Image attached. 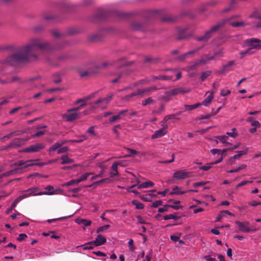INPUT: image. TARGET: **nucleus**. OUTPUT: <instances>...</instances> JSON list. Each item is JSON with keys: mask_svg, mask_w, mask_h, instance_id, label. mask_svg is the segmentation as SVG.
<instances>
[{"mask_svg": "<svg viewBox=\"0 0 261 261\" xmlns=\"http://www.w3.org/2000/svg\"><path fill=\"white\" fill-rule=\"evenodd\" d=\"M61 46H53L47 41L40 38H32L28 44L19 48L14 53L7 58L5 62L10 65L24 62L30 58H37L38 50L49 52L60 48Z\"/></svg>", "mask_w": 261, "mask_h": 261, "instance_id": "nucleus-1", "label": "nucleus"}, {"mask_svg": "<svg viewBox=\"0 0 261 261\" xmlns=\"http://www.w3.org/2000/svg\"><path fill=\"white\" fill-rule=\"evenodd\" d=\"M249 18H254L255 20L250 22L251 28L257 29L261 28V14L257 11H254L248 17Z\"/></svg>", "mask_w": 261, "mask_h": 261, "instance_id": "nucleus-2", "label": "nucleus"}, {"mask_svg": "<svg viewBox=\"0 0 261 261\" xmlns=\"http://www.w3.org/2000/svg\"><path fill=\"white\" fill-rule=\"evenodd\" d=\"M236 224L238 226L239 230L244 232H254L259 230V228H251L248 227L249 223L247 221L244 222L237 221Z\"/></svg>", "mask_w": 261, "mask_h": 261, "instance_id": "nucleus-3", "label": "nucleus"}, {"mask_svg": "<svg viewBox=\"0 0 261 261\" xmlns=\"http://www.w3.org/2000/svg\"><path fill=\"white\" fill-rule=\"evenodd\" d=\"M261 40L255 38H251L245 40V43L250 46V48L259 49L261 48Z\"/></svg>", "mask_w": 261, "mask_h": 261, "instance_id": "nucleus-4", "label": "nucleus"}, {"mask_svg": "<svg viewBox=\"0 0 261 261\" xmlns=\"http://www.w3.org/2000/svg\"><path fill=\"white\" fill-rule=\"evenodd\" d=\"M45 145L43 143H37L25 148L23 149V151L24 152H38L40 150L43 149Z\"/></svg>", "mask_w": 261, "mask_h": 261, "instance_id": "nucleus-5", "label": "nucleus"}, {"mask_svg": "<svg viewBox=\"0 0 261 261\" xmlns=\"http://www.w3.org/2000/svg\"><path fill=\"white\" fill-rule=\"evenodd\" d=\"M29 138H15L9 145V147L16 148L20 147L24 144V142L28 140Z\"/></svg>", "mask_w": 261, "mask_h": 261, "instance_id": "nucleus-6", "label": "nucleus"}, {"mask_svg": "<svg viewBox=\"0 0 261 261\" xmlns=\"http://www.w3.org/2000/svg\"><path fill=\"white\" fill-rule=\"evenodd\" d=\"M113 95H114L113 94H110L105 98L99 99L98 100L94 102V104L98 105L101 103V106H99L98 107L102 109H105L106 108L109 101L112 99Z\"/></svg>", "mask_w": 261, "mask_h": 261, "instance_id": "nucleus-7", "label": "nucleus"}, {"mask_svg": "<svg viewBox=\"0 0 261 261\" xmlns=\"http://www.w3.org/2000/svg\"><path fill=\"white\" fill-rule=\"evenodd\" d=\"M162 125L163 127L162 128L160 129L159 130L155 131L154 133L151 136V138L152 139L162 137L166 134L167 132L166 129L167 128L168 125H164L163 123L162 124Z\"/></svg>", "mask_w": 261, "mask_h": 261, "instance_id": "nucleus-8", "label": "nucleus"}, {"mask_svg": "<svg viewBox=\"0 0 261 261\" xmlns=\"http://www.w3.org/2000/svg\"><path fill=\"white\" fill-rule=\"evenodd\" d=\"M228 19H225L222 20V21L219 22L216 25L212 27V28L209 31H208V32H210V33L212 35V33L217 32L220 28L223 27L225 24L228 22Z\"/></svg>", "mask_w": 261, "mask_h": 261, "instance_id": "nucleus-9", "label": "nucleus"}, {"mask_svg": "<svg viewBox=\"0 0 261 261\" xmlns=\"http://www.w3.org/2000/svg\"><path fill=\"white\" fill-rule=\"evenodd\" d=\"M36 161H37V160H28V161L25 162L23 160H20L17 162L15 163L12 166H14V167H17L16 168H20V169L18 171V172H21V170L24 168V166L26 165L27 164H29L28 163H31L32 162Z\"/></svg>", "mask_w": 261, "mask_h": 261, "instance_id": "nucleus-10", "label": "nucleus"}, {"mask_svg": "<svg viewBox=\"0 0 261 261\" xmlns=\"http://www.w3.org/2000/svg\"><path fill=\"white\" fill-rule=\"evenodd\" d=\"M229 24L234 28L238 27H244L246 25H249L251 27V23L249 21H238V22H227Z\"/></svg>", "mask_w": 261, "mask_h": 261, "instance_id": "nucleus-11", "label": "nucleus"}, {"mask_svg": "<svg viewBox=\"0 0 261 261\" xmlns=\"http://www.w3.org/2000/svg\"><path fill=\"white\" fill-rule=\"evenodd\" d=\"M106 238L101 234H98L95 238V240L93 241L94 243L95 246H98L105 244L106 242Z\"/></svg>", "mask_w": 261, "mask_h": 261, "instance_id": "nucleus-12", "label": "nucleus"}, {"mask_svg": "<svg viewBox=\"0 0 261 261\" xmlns=\"http://www.w3.org/2000/svg\"><path fill=\"white\" fill-rule=\"evenodd\" d=\"M174 203L175 204V205H165L163 207H160L158 209V212L159 213H163L164 212H166L168 211V207H172L174 209L178 210L179 208V201L177 200Z\"/></svg>", "mask_w": 261, "mask_h": 261, "instance_id": "nucleus-13", "label": "nucleus"}, {"mask_svg": "<svg viewBox=\"0 0 261 261\" xmlns=\"http://www.w3.org/2000/svg\"><path fill=\"white\" fill-rule=\"evenodd\" d=\"M206 63V60H205L203 58H201V59H200V60H198V61H196L195 62H194V63H192L191 64H190L189 66H188V68L190 69V70H195L197 68V67L201 65V64H205Z\"/></svg>", "mask_w": 261, "mask_h": 261, "instance_id": "nucleus-14", "label": "nucleus"}, {"mask_svg": "<svg viewBox=\"0 0 261 261\" xmlns=\"http://www.w3.org/2000/svg\"><path fill=\"white\" fill-rule=\"evenodd\" d=\"M159 89L156 86H151L149 88H144V89H141V91L142 92V95H150L152 92L156 91Z\"/></svg>", "mask_w": 261, "mask_h": 261, "instance_id": "nucleus-15", "label": "nucleus"}, {"mask_svg": "<svg viewBox=\"0 0 261 261\" xmlns=\"http://www.w3.org/2000/svg\"><path fill=\"white\" fill-rule=\"evenodd\" d=\"M69 113V114H66L64 116L67 121H72L79 118V113L74 112Z\"/></svg>", "mask_w": 261, "mask_h": 261, "instance_id": "nucleus-16", "label": "nucleus"}, {"mask_svg": "<svg viewBox=\"0 0 261 261\" xmlns=\"http://www.w3.org/2000/svg\"><path fill=\"white\" fill-rule=\"evenodd\" d=\"M39 191V188L36 187H33L28 189V192H31V193L33 194V195H42L43 194H52L50 192H38Z\"/></svg>", "mask_w": 261, "mask_h": 261, "instance_id": "nucleus-17", "label": "nucleus"}, {"mask_svg": "<svg viewBox=\"0 0 261 261\" xmlns=\"http://www.w3.org/2000/svg\"><path fill=\"white\" fill-rule=\"evenodd\" d=\"M234 61H229L227 64L226 65H224L223 66L222 69L219 71V73H223L225 72H227L228 71H229L230 69V67L232 66L233 65H234Z\"/></svg>", "mask_w": 261, "mask_h": 261, "instance_id": "nucleus-18", "label": "nucleus"}, {"mask_svg": "<svg viewBox=\"0 0 261 261\" xmlns=\"http://www.w3.org/2000/svg\"><path fill=\"white\" fill-rule=\"evenodd\" d=\"M211 34L208 31H207L203 35L197 37L196 40L198 41L206 42L211 38Z\"/></svg>", "mask_w": 261, "mask_h": 261, "instance_id": "nucleus-19", "label": "nucleus"}, {"mask_svg": "<svg viewBox=\"0 0 261 261\" xmlns=\"http://www.w3.org/2000/svg\"><path fill=\"white\" fill-rule=\"evenodd\" d=\"M154 185V183L152 181H148L143 182L141 184H139V181H138L137 186L138 189L147 188L151 187Z\"/></svg>", "mask_w": 261, "mask_h": 261, "instance_id": "nucleus-20", "label": "nucleus"}, {"mask_svg": "<svg viewBox=\"0 0 261 261\" xmlns=\"http://www.w3.org/2000/svg\"><path fill=\"white\" fill-rule=\"evenodd\" d=\"M75 222L80 225H83L84 226H88L90 225L92 223L90 220L84 219H77Z\"/></svg>", "mask_w": 261, "mask_h": 261, "instance_id": "nucleus-21", "label": "nucleus"}, {"mask_svg": "<svg viewBox=\"0 0 261 261\" xmlns=\"http://www.w3.org/2000/svg\"><path fill=\"white\" fill-rule=\"evenodd\" d=\"M79 73L81 76V77H85L91 75L93 73H96V71H92L91 70H89L88 71L79 70Z\"/></svg>", "mask_w": 261, "mask_h": 261, "instance_id": "nucleus-22", "label": "nucleus"}, {"mask_svg": "<svg viewBox=\"0 0 261 261\" xmlns=\"http://www.w3.org/2000/svg\"><path fill=\"white\" fill-rule=\"evenodd\" d=\"M213 97V93H210L202 101L201 104L205 106H208L211 103Z\"/></svg>", "mask_w": 261, "mask_h": 261, "instance_id": "nucleus-23", "label": "nucleus"}, {"mask_svg": "<svg viewBox=\"0 0 261 261\" xmlns=\"http://www.w3.org/2000/svg\"><path fill=\"white\" fill-rule=\"evenodd\" d=\"M25 193L19 196L16 198V202H20L22 199L33 195L31 192H28V189L25 191Z\"/></svg>", "mask_w": 261, "mask_h": 261, "instance_id": "nucleus-24", "label": "nucleus"}, {"mask_svg": "<svg viewBox=\"0 0 261 261\" xmlns=\"http://www.w3.org/2000/svg\"><path fill=\"white\" fill-rule=\"evenodd\" d=\"M132 29L135 31H140L142 30V25L138 22H133L130 25Z\"/></svg>", "mask_w": 261, "mask_h": 261, "instance_id": "nucleus-25", "label": "nucleus"}, {"mask_svg": "<svg viewBox=\"0 0 261 261\" xmlns=\"http://www.w3.org/2000/svg\"><path fill=\"white\" fill-rule=\"evenodd\" d=\"M61 159L62 161L61 162L62 165L70 164L73 162V160L68 158L67 155H62L61 157Z\"/></svg>", "mask_w": 261, "mask_h": 261, "instance_id": "nucleus-26", "label": "nucleus"}, {"mask_svg": "<svg viewBox=\"0 0 261 261\" xmlns=\"http://www.w3.org/2000/svg\"><path fill=\"white\" fill-rule=\"evenodd\" d=\"M111 168L113 170V172H111L110 173V177L112 178L114 176L119 175V172L117 170V167L116 164H113Z\"/></svg>", "mask_w": 261, "mask_h": 261, "instance_id": "nucleus-27", "label": "nucleus"}, {"mask_svg": "<svg viewBox=\"0 0 261 261\" xmlns=\"http://www.w3.org/2000/svg\"><path fill=\"white\" fill-rule=\"evenodd\" d=\"M112 181H113V180L111 179V177L106 178H103L100 180L94 182L93 183V185H99V184H103V183L109 184V183H111Z\"/></svg>", "mask_w": 261, "mask_h": 261, "instance_id": "nucleus-28", "label": "nucleus"}, {"mask_svg": "<svg viewBox=\"0 0 261 261\" xmlns=\"http://www.w3.org/2000/svg\"><path fill=\"white\" fill-rule=\"evenodd\" d=\"M154 103H155V100L150 97L142 101V105L143 106H146Z\"/></svg>", "mask_w": 261, "mask_h": 261, "instance_id": "nucleus-29", "label": "nucleus"}, {"mask_svg": "<svg viewBox=\"0 0 261 261\" xmlns=\"http://www.w3.org/2000/svg\"><path fill=\"white\" fill-rule=\"evenodd\" d=\"M79 30L76 28H70L67 30V34L73 35L79 33Z\"/></svg>", "mask_w": 261, "mask_h": 261, "instance_id": "nucleus-30", "label": "nucleus"}, {"mask_svg": "<svg viewBox=\"0 0 261 261\" xmlns=\"http://www.w3.org/2000/svg\"><path fill=\"white\" fill-rule=\"evenodd\" d=\"M177 119V118L176 117V116L175 115H170L166 116L164 117V120L163 121L161 122L162 123H164L166 122H167L169 120H171L172 122H174V120Z\"/></svg>", "mask_w": 261, "mask_h": 261, "instance_id": "nucleus-31", "label": "nucleus"}, {"mask_svg": "<svg viewBox=\"0 0 261 261\" xmlns=\"http://www.w3.org/2000/svg\"><path fill=\"white\" fill-rule=\"evenodd\" d=\"M199 49H200V48H198L195 49L193 50L189 51V52L182 55V56H180V60H183L185 59H186V58H187L188 57H189L190 55H193L196 52L198 51Z\"/></svg>", "mask_w": 261, "mask_h": 261, "instance_id": "nucleus-32", "label": "nucleus"}, {"mask_svg": "<svg viewBox=\"0 0 261 261\" xmlns=\"http://www.w3.org/2000/svg\"><path fill=\"white\" fill-rule=\"evenodd\" d=\"M21 134V132L20 131H14V132H12L11 133H10V134L5 136L3 139H8L10 138H11L12 137H13V136H18V135H19Z\"/></svg>", "mask_w": 261, "mask_h": 261, "instance_id": "nucleus-33", "label": "nucleus"}, {"mask_svg": "<svg viewBox=\"0 0 261 261\" xmlns=\"http://www.w3.org/2000/svg\"><path fill=\"white\" fill-rule=\"evenodd\" d=\"M247 152V149L245 150H242L238 152V154L234 155L230 160V162H231L232 160H236L240 157H241L243 155L246 154Z\"/></svg>", "mask_w": 261, "mask_h": 261, "instance_id": "nucleus-34", "label": "nucleus"}, {"mask_svg": "<svg viewBox=\"0 0 261 261\" xmlns=\"http://www.w3.org/2000/svg\"><path fill=\"white\" fill-rule=\"evenodd\" d=\"M50 33L54 37L57 38L62 37L64 35L63 34L61 33L60 31L58 30H51Z\"/></svg>", "mask_w": 261, "mask_h": 261, "instance_id": "nucleus-35", "label": "nucleus"}, {"mask_svg": "<svg viewBox=\"0 0 261 261\" xmlns=\"http://www.w3.org/2000/svg\"><path fill=\"white\" fill-rule=\"evenodd\" d=\"M179 92V89L178 88L171 89L167 92H166V94L168 96H174L177 95Z\"/></svg>", "mask_w": 261, "mask_h": 261, "instance_id": "nucleus-36", "label": "nucleus"}, {"mask_svg": "<svg viewBox=\"0 0 261 261\" xmlns=\"http://www.w3.org/2000/svg\"><path fill=\"white\" fill-rule=\"evenodd\" d=\"M192 173L186 171L185 170H180V179L186 178L192 176Z\"/></svg>", "mask_w": 261, "mask_h": 261, "instance_id": "nucleus-37", "label": "nucleus"}, {"mask_svg": "<svg viewBox=\"0 0 261 261\" xmlns=\"http://www.w3.org/2000/svg\"><path fill=\"white\" fill-rule=\"evenodd\" d=\"M44 28L42 25H36L33 28V31L35 33H39L43 32Z\"/></svg>", "mask_w": 261, "mask_h": 261, "instance_id": "nucleus-38", "label": "nucleus"}, {"mask_svg": "<svg viewBox=\"0 0 261 261\" xmlns=\"http://www.w3.org/2000/svg\"><path fill=\"white\" fill-rule=\"evenodd\" d=\"M201 105L200 103H197L193 105H185V107L186 110L191 111L198 108Z\"/></svg>", "mask_w": 261, "mask_h": 261, "instance_id": "nucleus-39", "label": "nucleus"}, {"mask_svg": "<svg viewBox=\"0 0 261 261\" xmlns=\"http://www.w3.org/2000/svg\"><path fill=\"white\" fill-rule=\"evenodd\" d=\"M142 92H141V89H139L136 91L132 93L131 94H130L128 95H127L126 96V97L127 99H128V98H132V97H133L134 96H135L142 95Z\"/></svg>", "mask_w": 261, "mask_h": 261, "instance_id": "nucleus-40", "label": "nucleus"}, {"mask_svg": "<svg viewBox=\"0 0 261 261\" xmlns=\"http://www.w3.org/2000/svg\"><path fill=\"white\" fill-rule=\"evenodd\" d=\"M253 54L251 51V48H248V49L243 50L240 52V54L241 55V58H243L246 55H249Z\"/></svg>", "mask_w": 261, "mask_h": 261, "instance_id": "nucleus-41", "label": "nucleus"}, {"mask_svg": "<svg viewBox=\"0 0 261 261\" xmlns=\"http://www.w3.org/2000/svg\"><path fill=\"white\" fill-rule=\"evenodd\" d=\"M94 246V243L93 242V241L88 242L83 245V246L84 247V250L92 249L93 248Z\"/></svg>", "mask_w": 261, "mask_h": 261, "instance_id": "nucleus-42", "label": "nucleus"}, {"mask_svg": "<svg viewBox=\"0 0 261 261\" xmlns=\"http://www.w3.org/2000/svg\"><path fill=\"white\" fill-rule=\"evenodd\" d=\"M132 203L136 206V208L141 210L144 208V205L142 203L134 200L132 201Z\"/></svg>", "mask_w": 261, "mask_h": 261, "instance_id": "nucleus-43", "label": "nucleus"}, {"mask_svg": "<svg viewBox=\"0 0 261 261\" xmlns=\"http://www.w3.org/2000/svg\"><path fill=\"white\" fill-rule=\"evenodd\" d=\"M226 136H227L228 137L229 136L232 138H235L238 136L237 129L236 128H233L232 129V132L226 133Z\"/></svg>", "mask_w": 261, "mask_h": 261, "instance_id": "nucleus-44", "label": "nucleus"}, {"mask_svg": "<svg viewBox=\"0 0 261 261\" xmlns=\"http://www.w3.org/2000/svg\"><path fill=\"white\" fill-rule=\"evenodd\" d=\"M216 138L223 143H227L228 144H229V143L226 142V141L228 139V136L226 135L219 136H217Z\"/></svg>", "mask_w": 261, "mask_h": 261, "instance_id": "nucleus-45", "label": "nucleus"}, {"mask_svg": "<svg viewBox=\"0 0 261 261\" xmlns=\"http://www.w3.org/2000/svg\"><path fill=\"white\" fill-rule=\"evenodd\" d=\"M86 105V103H83L81 104L79 107L73 108L70 109L68 110V112H76V111L81 109L83 107H85Z\"/></svg>", "mask_w": 261, "mask_h": 261, "instance_id": "nucleus-46", "label": "nucleus"}, {"mask_svg": "<svg viewBox=\"0 0 261 261\" xmlns=\"http://www.w3.org/2000/svg\"><path fill=\"white\" fill-rule=\"evenodd\" d=\"M178 217L175 214H169L164 216V220H169V219H174L177 220Z\"/></svg>", "mask_w": 261, "mask_h": 261, "instance_id": "nucleus-47", "label": "nucleus"}, {"mask_svg": "<svg viewBox=\"0 0 261 261\" xmlns=\"http://www.w3.org/2000/svg\"><path fill=\"white\" fill-rule=\"evenodd\" d=\"M92 174V173H85L82 175L80 178H77L79 180V182L86 180L88 177Z\"/></svg>", "mask_w": 261, "mask_h": 261, "instance_id": "nucleus-48", "label": "nucleus"}, {"mask_svg": "<svg viewBox=\"0 0 261 261\" xmlns=\"http://www.w3.org/2000/svg\"><path fill=\"white\" fill-rule=\"evenodd\" d=\"M212 72L211 71H206L202 73L201 76V80L204 81L207 77L211 74Z\"/></svg>", "mask_w": 261, "mask_h": 261, "instance_id": "nucleus-49", "label": "nucleus"}, {"mask_svg": "<svg viewBox=\"0 0 261 261\" xmlns=\"http://www.w3.org/2000/svg\"><path fill=\"white\" fill-rule=\"evenodd\" d=\"M57 17L55 15L51 14H47L44 16V19L47 21L54 20Z\"/></svg>", "mask_w": 261, "mask_h": 261, "instance_id": "nucleus-50", "label": "nucleus"}, {"mask_svg": "<svg viewBox=\"0 0 261 261\" xmlns=\"http://www.w3.org/2000/svg\"><path fill=\"white\" fill-rule=\"evenodd\" d=\"M154 80H172V78L170 76H166V75H160L159 76H155L154 77Z\"/></svg>", "mask_w": 261, "mask_h": 261, "instance_id": "nucleus-51", "label": "nucleus"}, {"mask_svg": "<svg viewBox=\"0 0 261 261\" xmlns=\"http://www.w3.org/2000/svg\"><path fill=\"white\" fill-rule=\"evenodd\" d=\"M121 117L118 114L117 115L113 116L109 118V121L111 123H114L120 119Z\"/></svg>", "mask_w": 261, "mask_h": 261, "instance_id": "nucleus-52", "label": "nucleus"}, {"mask_svg": "<svg viewBox=\"0 0 261 261\" xmlns=\"http://www.w3.org/2000/svg\"><path fill=\"white\" fill-rule=\"evenodd\" d=\"M245 167H246V166L243 164V165H240L239 167H238L237 168H236L235 169H231L230 170L228 171L227 172H229V173L237 172L240 171L241 170L244 169Z\"/></svg>", "mask_w": 261, "mask_h": 261, "instance_id": "nucleus-53", "label": "nucleus"}, {"mask_svg": "<svg viewBox=\"0 0 261 261\" xmlns=\"http://www.w3.org/2000/svg\"><path fill=\"white\" fill-rule=\"evenodd\" d=\"M219 3L216 0H211L205 4V6H215Z\"/></svg>", "mask_w": 261, "mask_h": 261, "instance_id": "nucleus-54", "label": "nucleus"}, {"mask_svg": "<svg viewBox=\"0 0 261 261\" xmlns=\"http://www.w3.org/2000/svg\"><path fill=\"white\" fill-rule=\"evenodd\" d=\"M218 55V53L216 52L214 54V55L212 56H208L207 55H204L202 58L206 60V63L207 61L214 60L215 58V57Z\"/></svg>", "mask_w": 261, "mask_h": 261, "instance_id": "nucleus-55", "label": "nucleus"}, {"mask_svg": "<svg viewBox=\"0 0 261 261\" xmlns=\"http://www.w3.org/2000/svg\"><path fill=\"white\" fill-rule=\"evenodd\" d=\"M100 167L101 168H102V170L101 171H100V173L99 174H97L95 176H93L91 177V180H95L98 177H102L103 176V173H104V170H103V166H101Z\"/></svg>", "mask_w": 261, "mask_h": 261, "instance_id": "nucleus-56", "label": "nucleus"}, {"mask_svg": "<svg viewBox=\"0 0 261 261\" xmlns=\"http://www.w3.org/2000/svg\"><path fill=\"white\" fill-rule=\"evenodd\" d=\"M230 93V90L228 89H222L220 91V95L222 96H227L229 95Z\"/></svg>", "mask_w": 261, "mask_h": 261, "instance_id": "nucleus-57", "label": "nucleus"}, {"mask_svg": "<svg viewBox=\"0 0 261 261\" xmlns=\"http://www.w3.org/2000/svg\"><path fill=\"white\" fill-rule=\"evenodd\" d=\"M54 188L52 186L48 185L45 188V190H47V192H50L52 194H48V195H53L56 194V192L54 191Z\"/></svg>", "mask_w": 261, "mask_h": 261, "instance_id": "nucleus-58", "label": "nucleus"}, {"mask_svg": "<svg viewBox=\"0 0 261 261\" xmlns=\"http://www.w3.org/2000/svg\"><path fill=\"white\" fill-rule=\"evenodd\" d=\"M128 247H129V249L131 251H134L135 249V247L134 246V241L133 239H130L128 242Z\"/></svg>", "mask_w": 261, "mask_h": 261, "instance_id": "nucleus-59", "label": "nucleus"}, {"mask_svg": "<svg viewBox=\"0 0 261 261\" xmlns=\"http://www.w3.org/2000/svg\"><path fill=\"white\" fill-rule=\"evenodd\" d=\"M110 225H105L104 226H101L97 229L96 232L99 233V232H102L105 230H107L110 227Z\"/></svg>", "mask_w": 261, "mask_h": 261, "instance_id": "nucleus-60", "label": "nucleus"}, {"mask_svg": "<svg viewBox=\"0 0 261 261\" xmlns=\"http://www.w3.org/2000/svg\"><path fill=\"white\" fill-rule=\"evenodd\" d=\"M173 194H179V189L178 186H175L173 188L172 191L170 192V195H172Z\"/></svg>", "mask_w": 261, "mask_h": 261, "instance_id": "nucleus-61", "label": "nucleus"}, {"mask_svg": "<svg viewBox=\"0 0 261 261\" xmlns=\"http://www.w3.org/2000/svg\"><path fill=\"white\" fill-rule=\"evenodd\" d=\"M20 169V168H15L14 169H13L12 170L9 171L5 173L6 175H12L13 174L16 173L18 172V171Z\"/></svg>", "mask_w": 261, "mask_h": 261, "instance_id": "nucleus-62", "label": "nucleus"}, {"mask_svg": "<svg viewBox=\"0 0 261 261\" xmlns=\"http://www.w3.org/2000/svg\"><path fill=\"white\" fill-rule=\"evenodd\" d=\"M68 150V147H67V146H64V147H61V148H59L57 150V153L58 154H60V153H65V152H66Z\"/></svg>", "mask_w": 261, "mask_h": 261, "instance_id": "nucleus-63", "label": "nucleus"}, {"mask_svg": "<svg viewBox=\"0 0 261 261\" xmlns=\"http://www.w3.org/2000/svg\"><path fill=\"white\" fill-rule=\"evenodd\" d=\"M53 81L54 83L58 84L61 82V78L59 74H56L54 76Z\"/></svg>", "mask_w": 261, "mask_h": 261, "instance_id": "nucleus-64", "label": "nucleus"}]
</instances>
